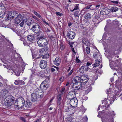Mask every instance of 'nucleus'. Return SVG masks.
Instances as JSON below:
<instances>
[{
	"mask_svg": "<svg viewBox=\"0 0 122 122\" xmlns=\"http://www.w3.org/2000/svg\"><path fill=\"white\" fill-rule=\"evenodd\" d=\"M41 91L39 89L37 88L35 90V92L31 94V100L32 101H36L38 98L43 97V93L40 92Z\"/></svg>",
	"mask_w": 122,
	"mask_h": 122,
	"instance_id": "1",
	"label": "nucleus"
},
{
	"mask_svg": "<svg viewBox=\"0 0 122 122\" xmlns=\"http://www.w3.org/2000/svg\"><path fill=\"white\" fill-rule=\"evenodd\" d=\"M37 39L38 40L37 44L40 47H43L47 45L48 41L44 35L37 37Z\"/></svg>",
	"mask_w": 122,
	"mask_h": 122,
	"instance_id": "2",
	"label": "nucleus"
},
{
	"mask_svg": "<svg viewBox=\"0 0 122 122\" xmlns=\"http://www.w3.org/2000/svg\"><path fill=\"white\" fill-rule=\"evenodd\" d=\"M25 102L24 99L23 97H19L15 101L14 103L15 107L16 108L18 109L22 108L24 106Z\"/></svg>",
	"mask_w": 122,
	"mask_h": 122,
	"instance_id": "3",
	"label": "nucleus"
},
{
	"mask_svg": "<svg viewBox=\"0 0 122 122\" xmlns=\"http://www.w3.org/2000/svg\"><path fill=\"white\" fill-rule=\"evenodd\" d=\"M14 101V98L11 95H9L4 99V102L7 107H10L13 104L12 102Z\"/></svg>",
	"mask_w": 122,
	"mask_h": 122,
	"instance_id": "4",
	"label": "nucleus"
},
{
	"mask_svg": "<svg viewBox=\"0 0 122 122\" xmlns=\"http://www.w3.org/2000/svg\"><path fill=\"white\" fill-rule=\"evenodd\" d=\"M88 76L86 75H82L80 77L76 76L74 78L73 82L75 80L77 82H80L83 83H86L88 80Z\"/></svg>",
	"mask_w": 122,
	"mask_h": 122,
	"instance_id": "5",
	"label": "nucleus"
},
{
	"mask_svg": "<svg viewBox=\"0 0 122 122\" xmlns=\"http://www.w3.org/2000/svg\"><path fill=\"white\" fill-rule=\"evenodd\" d=\"M41 28L40 25L38 23H35L30 29L36 34H38L39 33Z\"/></svg>",
	"mask_w": 122,
	"mask_h": 122,
	"instance_id": "6",
	"label": "nucleus"
},
{
	"mask_svg": "<svg viewBox=\"0 0 122 122\" xmlns=\"http://www.w3.org/2000/svg\"><path fill=\"white\" fill-rule=\"evenodd\" d=\"M78 100L76 98H74L71 99L70 104L72 107H75L77 105Z\"/></svg>",
	"mask_w": 122,
	"mask_h": 122,
	"instance_id": "7",
	"label": "nucleus"
},
{
	"mask_svg": "<svg viewBox=\"0 0 122 122\" xmlns=\"http://www.w3.org/2000/svg\"><path fill=\"white\" fill-rule=\"evenodd\" d=\"M76 92L74 91H72L69 92L67 95L66 98L69 100L75 98L76 95Z\"/></svg>",
	"mask_w": 122,
	"mask_h": 122,
	"instance_id": "8",
	"label": "nucleus"
},
{
	"mask_svg": "<svg viewBox=\"0 0 122 122\" xmlns=\"http://www.w3.org/2000/svg\"><path fill=\"white\" fill-rule=\"evenodd\" d=\"M73 81H74V79L72 81V83L74 84L73 86V87H74L75 86L76 90H78L80 89L82 86V85L81 84V83L80 82H77L75 80L73 82Z\"/></svg>",
	"mask_w": 122,
	"mask_h": 122,
	"instance_id": "9",
	"label": "nucleus"
},
{
	"mask_svg": "<svg viewBox=\"0 0 122 122\" xmlns=\"http://www.w3.org/2000/svg\"><path fill=\"white\" fill-rule=\"evenodd\" d=\"M6 8L4 6H2L0 8V17L2 18L5 15Z\"/></svg>",
	"mask_w": 122,
	"mask_h": 122,
	"instance_id": "10",
	"label": "nucleus"
},
{
	"mask_svg": "<svg viewBox=\"0 0 122 122\" xmlns=\"http://www.w3.org/2000/svg\"><path fill=\"white\" fill-rule=\"evenodd\" d=\"M100 18L98 16H96L93 20V22L95 26H97L100 23Z\"/></svg>",
	"mask_w": 122,
	"mask_h": 122,
	"instance_id": "11",
	"label": "nucleus"
},
{
	"mask_svg": "<svg viewBox=\"0 0 122 122\" xmlns=\"http://www.w3.org/2000/svg\"><path fill=\"white\" fill-rule=\"evenodd\" d=\"M47 65V61H46L41 60L40 63V66L41 69H45Z\"/></svg>",
	"mask_w": 122,
	"mask_h": 122,
	"instance_id": "12",
	"label": "nucleus"
},
{
	"mask_svg": "<svg viewBox=\"0 0 122 122\" xmlns=\"http://www.w3.org/2000/svg\"><path fill=\"white\" fill-rule=\"evenodd\" d=\"M67 36L69 39H73L75 37L76 34L74 31H70L67 33Z\"/></svg>",
	"mask_w": 122,
	"mask_h": 122,
	"instance_id": "13",
	"label": "nucleus"
},
{
	"mask_svg": "<svg viewBox=\"0 0 122 122\" xmlns=\"http://www.w3.org/2000/svg\"><path fill=\"white\" fill-rule=\"evenodd\" d=\"M110 10L105 8L102 9L100 12V14L102 15H105L108 14L110 13Z\"/></svg>",
	"mask_w": 122,
	"mask_h": 122,
	"instance_id": "14",
	"label": "nucleus"
},
{
	"mask_svg": "<svg viewBox=\"0 0 122 122\" xmlns=\"http://www.w3.org/2000/svg\"><path fill=\"white\" fill-rule=\"evenodd\" d=\"M114 112L112 111V112L113 113V112ZM115 114H113L112 113L111 114V119H107L106 118H103L102 119V122H113V117H112V116L113 115H115Z\"/></svg>",
	"mask_w": 122,
	"mask_h": 122,
	"instance_id": "15",
	"label": "nucleus"
},
{
	"mask_svg": "<svg viewBox=\"0 0 122 122\" xmlns=\"http://www.w3.org/2000/svg\"><path fill=\"white\" fill-rule=\"evenodd\" d=\"M8 93V90L6 89H3L1 91L0 96L2 98L4 97L7 95Z\"/></svg>",
	"mask_w": 122,
	"mask_h": 122,
	"instance_id": "16",
	"label": "nucleus"
},
{
	"mask_svg": "<svg viewBox=\"0 0 122 122\" xmlns=\"http://www.w3.org/2000/svg\"><path fill=\"white\" fill-rule=\"evenodd\" d=\"M87 70L88 69L87 66H82L79 68V71L81 73H83L84 71H87Z\"/></svg>",
	"mask_w": 122,
	"mask_h": 122,
	"instance_id": "17",
	"label": "nucleus"
},
{
	"mask_svg": "<svg viewBox=\"0 0 122 122\" xmlns=\"http://www.w3.org/2000/svg\"><path fill=\"white\" fill-rule=\"evenodd\" d=\"M46 49L45 48H43L40 50L39 52V55L43 57L44 55L45 54H46Z\"/></svg>",
	"mask_w": 122,
	"mask_h": 122,
	"instance_id": "18",
	"label": "nucleus"
},
{
	"mask_svg": "<svg viewBox=\"0 0 122 122\" xmlns=\"http://www.w3.org/2000/svg\"><path fill=\"white\" fill-rule=\"evenodd\" d=\"M11 13V11H9L8 13L7 14L5 17V20H8L12 19Z\"/></svg>",
	"mask_w": 122,
	"mask_h": 122,
	"instance_id": "19",
	"label": "nucleus"
},
{
	"mask_svg": "<svg viewBox=\"0 0 122 122\" xmlns=\"http://www.w3.org/2000/svg\"><path fill=\"white\" fill-rule=\"evenodd\" d=\"M61 94H59L57 96V104L58 105H60L61 103Z\"/></svg>",
	"mask_w": 122,
	"mask_h": 122,
	"instance_id": "20",
	"label": "nucleus"
},
{
	"mask_svg": "<svg viewBox=\"0 0 122 122\" xmlns=\"http://www.w3.org/2000/svg\"><path fill=\"white\" fill-rule=\"evenodd\" d=\"M35 36L34 35H30L27 36L28 40L30 42L34 41L35 38Z\"/></svg>",
	"mask_w": 122,
	"mask_h": 122,
	"instance_id": "21",
	"label": "nucleus"
},
{
	"mask_svg": "<svg viewBox=\"0 0 122 122\" xmlns=\"http://www.w3.org/2000/svg\"><path fill=\"white\" fill-rule=\"evenodd\" d=\"M82 43L86 46H89L90 44L89 41L86 38L83 39L82 41Z\"/></svg>",
	"mask_w": 122,
	"mask_h": 122,
	"instance_id": "22",
	"label": "nucleus"
},
{
	"mask_svg": "<svg viewBox=\"0 0 122 122\" xmlns=\"http://www.w3.org/2000/svg\"><path fill=\"white\" fill-rule=\"evenodd\" d=\"M61 60L60 58L58 57H56L54 61V63L56 66H58L61 63Z\"/></svg>",
	"mask_w": 122,
	"mask_h": 122,
	"instance_id": "23",
	"label": "nucleus"
},
{
	"mask_svg": "<svg viewBox=\"0 0 122 122\" xmlns=\"http://www.w3.org/2000/svg\"><path fill=\"white\" fill-rule=\"evenodd\" d=\"M25 23L28 25L30 26L31 25L33 24V22L32 20L30 19H27L25 21Z\"/></svg>",
	"mask_w": 122,
	"mask_h": 122,
	"instance_id": "24",
	"label": "nucleus"
},
{
	"mask_svg": "<svg viewBox=\"0 0 122 122\" xmlns=\"http://www.w3.org/2000/svg\"><path fill=\"white\" fill-rule=\"evenodd\" d=\"M11 11V14L12 19L15 17H16L18 15V13L16 11Z\"/></svg>",
	"mask_w": 122,
	"mask_h": 122,
	"instance_id": "25",
	"label": "nucleus"
},
{
	"mask_svg": "<svg viewBox=\"0 0 122 122\" xmlns=\"http://www.w3.org/2000/svg\"><path fill=\"white\" fill-rule=\"evenodd\" d=\"M48 85L41 84L40 87L41 89L42 90H46L48 88Z\"/></svg>",
	"mask_w": 122,
	"mask_h": 122,
	"instance_id": "26",
	"label": "nucleus"
},
{
	"mask_svg": "<svg viewBox=\"0 0 122 122\" xmlns=\"http://www.w3.org/2000/svg\"><path fill=\"white\" fill-rule=\"evenodd\" d=\"M100 62L98 60H96V62L95 63L93 64V65H92L93 67L94 68L100 65Z\"/></svg>",
	"mask_w": 122,
	"mask_h": 122,
	"instance_id": "27",
	"label": "nucleus"
},
{
	"mask_svg": "<svg viewBox=\"0 0 122 122\" xmlns=\"http://www.w3.org/2000/svg\"><path fill=\"white\" fill-rule=\"evenodd\" d=\"M118 10V8L114 6L112 7L111 9L110 10L112 12H116Z\"/></svg>",
	"mask_w": 122,
	"mask_h": 122,
	"instance_id": "28",
	"label": "nucleus"
},
{
	"mask_svg": "<svg viewBox=\"0 0 122 122\" xmlns=\"http://www.w3.org/2000/svg\"><path fill=\"white\" fill-rule=\"evenodd\" d=\"M87 90L86 91L85 93L86 94H87L88 92L91 91L92 89V87L90 86L87 87Z\"/></svg>",
	"mask_w": 122,
	"mask_h": 122,
	"instance_id": "29",
	"label": "nucleus"
},
{
	"mask_svg": "<svg viewBox=\"0 0 122 122\" xmlns=\"http://www.w3.org/2000/svg\"><path fill=\"white\" fill-rule=\"evenodd\" d=\"M3 66L4 67L8 69H9L10 70H11L13 71L12 67L11 66V65L10 66L8 65L7 66H6L4 65H3Z\"/></svg>",
	"mask_w": 122,
	"mask_h": 122,
	"instance_id": "30",
	"label": "nucleus"
},
{
	"mask_svg": "<svg viewBox=\"0 0 122 122\" xmlns=\"http://www.w3.org/2000/svg\"><path fill=\"white\" fill-rule=\"evenodd\" d=\"M18 17H16L14 20V23L15 24H18L19 23L21 20H20V19H18Z\"/></svg>",
	"mask_w": 122,
	"mask_h": 122,
	"instance_id": "31",
	"label": "nucleus"
},
{
	"mask_svg": "<svg viewBox=\"0 0 122 122\" xmlns=\"http://www.w3.org/2000/svg\"><path fill=\"white\" fill-rule=\"evenodd\" d=\"M91 15L89 13H86L85 16V18L86 19H88L91 18Z\"/></svg>",
	"mask_w": 122,
	"mask_h": 122,
	"instance_id": "32",
	"label": "nucleus"
},
{
	"mask_svg": "<svg viewBox=\"0 0 122 122\" xmlns=\"http://www.w3.org/2000/svg\"><path fill=\"white\" fill-rule=\"evenodd\" d=\"M13 72H14L15 74V75L17 76H20V72L18 70H16L14 71H13Z\"/></svg>",
	"mask_w": 122,
	"mask_h": 122,
	"instance_id": "33",
	"label": "nucleus"
},
{
	"mask_svg": "<svg viewBox=\"0 0 122 122\" xmlns=\"http://www.w3.org/2000/svg\"><path fill=\"white\" fill-rule=\"evenodd\" d=\"M15 31L16 32V34L18 35H20L21 32V31L20 30H19L17 29H15Z\"/></svg>",
	"mask_w": 122,
	"mask_h": 122,
	"instance_id": "34",
	"label": "nucleus"
},
{
	"mask_svg": "<svg viewBox=\"0 0 122 122\" xmlns=\"http://www.w3.org/2000/svg\"><path fill=\"white\" fill-rule=\"evenodd\" d=\"M41 84L45 85H48V82L47 80H45L43 81L41 83Z\"/></svg>",
	"mask_w": 122,
	"mask_h": 122,
	"instance_id": "35",
	"label": "nucleus"
},
{
	"mask_svg": "<svg viewBox=\"0 0 122 122\" xmlns=\"http://www.w3.org/2000/svg\"><path fill=\"white\" fill-rule=\"evenodd\" d=\"M16 17H18V19H20V20H22L23 18V16H22L20 14H18L17 16Z\"/></svg>",
	"mask_w": 122,
	"mask_h": 122,
	"instance_id": "36",
	"label": "nucleus"
},
{
	"mask_svg": "<svg viewBox=\"0 0 122 122\" xmlns=\"http://www.w3.org/2000/svg\"><path fill=\"white\" fill-rule=\"evenodd\" d=\"M86 53L88 54H89L90 52V47L88 46H87L86 48Z\"/></svg>",
	"mask_w": 122,
	"mask_h": 122,
	"instance_id": "37",
	"label": "nucleus"
},
{
	"mask_svg": "<svg viewBox=\"0 0 122 122\" xmlns=\"http://www.w3.org/2000/svg\"><path fill=\"white\" fill-rule=\"evenodd\" d=\"M49 55L47 54V51L46 52V54H45L44 55L43 57H42L43 58H48L49 57Z\"/></svg>",
	"mask_w": 122,
	"mask_h": 122,
	"instance_id": "38",
	"label": "nucleus"
},
{
	"mask_svg": "<svg viewBox=\"0 0 122 122\" xmlns=\"http://www.w3.org/2000/svg\"><path fill=\"white\" fill-rule=\"evenodd\" d=\"M25 20L24 19L23 20L20 24L19 25L21 27H22L23 26L25 23Z\"/></svg>",
	"mask_w": 122,
	"mask_h": 122,
	"instance_id": "39",
	"label": "nucleus"
},
{
	"mask_svg": "<svg viewBox=\"0 0 122 122\" xmlns=\"http://www.w3.org/2000/svg\"><path fill=\"white\" fill-rule=\"evenodd\" d=\"M34 13L35 15L37 16L38 17L40 18H41V15L38 13H37V12H36V11H34Z\"/></svg>",
	"mask_w": 122,
	"mask_h": 122,
	"instance_id": "40",
	"label": "nucleus"
},
{
	"mask_svg": "<svg viewBox=\"0 0 122 122\" xmlns=\"http://www.w3.org/2000/svg\"><path fill=\"white\" fill-rule=\"evenodd\" d=\"M19 84L20 85H22L25 84L24 82L22 80H19Z\"/></svg>",
	"mask_w": 122,
	"mask_h": 122,
	"instance_id": "41",
	"label": "nucleus"
},
{
	"mask_svg": "<svg viewBox=\"0 0 122 122\" xmlns=\"http://www.w3.org/2000/svg\"><path fill=\"white\" fill-rule=\"evenodd\" d=\"M86 65H85V66H87V69L88 68H90V67H89V66H92V65H93V64H91L90 63L87 62L86 63Z\"/></svg>",
	"mask_w": 122,
	"mask_h": 122,
	"instance_id": "42",
	"label": "nucleus"
},
{
	"mask_svg": "<svg viewBox=\"0 0 122 122\" xmlns=\"http://www.w3.org/2000/svg\"><path fill=\"white\" fill-rule=\"evenodd\" d=\"M60 48L61 50H63L64 48V46L63 44L62 43H61L60 44Z\"/></svg>",
	"mask_w": 122,
	"mask_h": 122,
	"instance_id": "43",
	"label": "nucleus"
},
{
	"mask_svg": "<svg viewBox=\"0 0 122 122\" xmlns=\"http://www.w3.org/2000/svg\"><path fill=\"white\" fill-rule=\"evenodd\" d=\"M36 55L35 54H34L33 53H32V56L33 57V59H38L39 58H40V57H36Z\"/></svg>",
	"mask_w": 122,
	"mask_h": 122,
	"instance_id": "44",
	"label": "nucleus"
},
{
	"mask_svg": "<svg viewBox=\"0 0 122 122\" xmlns=\"http://www.w3.org/2000/svg\"><path fill=\"white\" fill-rule=\"evenodd\" d=\"M78 11H76L75 12L74 14L75 17H79V16L78 15Z\"/></svg>",
	"mask_w": 122,
	"mask_h": 122,
	"instance_id": "45",
	"label": "nucleus"
},
{
	"mask_svg": "<svg viewBox=\"0 0 122 122\" xmlns=\"http://www.w3.org/2000/svg\"><path fill=\"white\" fill-rule=\"evenodd\" d=\"M26 102L27 105V106H25L26 107H27V106L29 107L31 105V104L30 102L29 101H27Z\"/></svg>",
	"mask_w": 122,
	"mask_h": 122,
	"instance_id": "46",
	"label": "nucleus"
},
{
	"mask_svg": "<svg viewBox=\"0 0 122 122\" xmlns=\"http://www.w3.org/2000/svg\"><path fill=\"white\" fill-rule=\"evenodd\" d=\"M65 90V88H62V89L61 90V91H60L61 94H61V96L63 94V92H64V91Z\"/></svg>",
	"mask_w": 122,
	"mask_h": 122,
	"instance_id": "47",
	"label": "nucleus"
},
{
	"mask_svg": "<svg viewBox=\"0 0 122 122\" xmlns=\"http://www.w3.org/2000/svg\"><path fill=\"white\" fill-rule=\"evenodd\" d=\"M88 118L86 116H85L83 118V120L85 122H86L87 121Z\"/></svg>",
	"mask_w": 122,
	"mask_h": 122,
	"instance_id": "48",
	"label": "nucleus"
},
{
	"mask_svg": "<svg viewBox=\"0 0 122 122\" xmlns=\"http://www.w3.org/2000/svg\"><path fill=\"white\" fill-rule=\"evenodd\" d=\"M76 62L78 63L81 62V61H80V60L79 59L78 57H76Z\"/></svg>",
	"mask_w": 122,
	"mask_h": 122,
	"instance_id": "49",
	"label": "nucleus"
},
{
	"mask_svg": "<svg viewBox=\"0 0 122 122\" xmlns=\"http://www.w3.org/2000/svg\"><path fill=\"white\" fill-rule=\"evenodd\" d=\"M79 4H77L75 6L74 8V10H77L79 9Z\"/></svg>",
	"mask_w": 122,
	"mask_h": 122,
	"instance_id": "50",
	"label": "nucleus"
},
{
	"mask_svg": "<svg viewBox=\"0 0 122 122\" xmlns=\"http://www.w3.org/2000/svg\"><path fill=\"white\" fill-rule=\"evenodd\" d=\"M56 13L57 15L60 16H61L62 14L60 12H56Z\"/></svg>",
	"mask_w": 122,
	"mask_h": 122,
	"instance_id": "51",
	"label": "nucleus"
},
{
	"mask_svg": "<svg viewBox=\"0 0 122 122\" xmlns=\"http://www.w3.org/2000/svg\"><path fill=\"white\" fill-rule=\"evenodd\" d=\"M111 2L112 3H113L115 4H117L118 3V2L116 0L114 1H111Z\"/></svg>",
	"mask_w": 122,
	"mask_h": 122,
	"instance_id": "52",
	"label": "nucleus"
},
{
	"mask_svg": "<svg viewBox=\"0 0 122 122\" xmlns=\"http://www.w3.org/2000/svg\"><path fill=\"white\" fill-rule=\"evenodd\" d=\"M19 80L17 81L15 80L14 83L16 85H18L19 84Z\"/></svg>",
	"mask_w": 122,
	"mask_h": 122,
	"instance_id": "53",
	"label": "nucleus"
},
{
	"mask_svg": "<svg viewBox=\"0 0 122 122\" xmlns=\"http://www.w3.org/2000/svg\"><path fill=\"white\" fill-rule=\"evenodd\" d=\"M71 108L69 107H67L66 109V111L67 112H68L69 111H70L71 110Z\"/></svg>",
	"mask_w": 122,
	"mask_h": 122,
	"instance_id": "54",
	"label": "nucleus"
},
{
	"mask_svg": "<svg viewBox=\"0 0 122 122\" xmlns=\"http://www.w3.org/2000/svg\"><path fill=\"white\" fill-rule=\"evenodd\" d=\"M91 5H90L87 6H86V10H87L89 9H90V7L91 6Z\"/></svg>",
	"mask_w": 122,
	"mask_h": 122,
	"instance_id": "55",
	"label": "nucleus"
},
{
	"mask_svg": "<svg viewBox=\"0 0 122 122\" xmlns=\"http://www.w3.org/2000/svg\"><path fill=\"white\" fill-rule=\"evenodd\" d=\"M110 103V101L109 100H108L107 101V102L106 104L107 105V106H109L110 105V104L109 103Z\"/></svg>",
	"mask_w": 122,
	"mask_h": 122,
	"instance_id": "56",
	"label": "nucleus"
},
{
	"mask_svg": "<svg viewBox=\"0 0 122 122\" xmlns=\"http://www.w3.org/2000/svg\"><path fill=\"white\" fill-rule=\"evenodd\" d=\"M70 45L71 47H72V45L73 44L74 42H69Z\"/></svg>",
	"mask_w": 122,
	"mask_h": 122,
	"instance_id": "57",
	"label": "nucleus"
},
{
	"mask_svg": "<svg viewBox=\"0 0 122 122\" xmlns=\"http://www.w3.org/2000/svg\"><path fill=\"white\" fill-rule=\"evenodd\" d=\"M20 119L21 120L23 121L24 122H26V120H25V119L23 117H21L20 118Z\"/></svg>",
	"mask_w": 122,
	"mask_h": 122,
	"instance_id": "58",
	"label": "nucleus"
},
{
	"mask_svg": "<svg viewBox=\"0 0 122 122\" xmlns=\"http://www.w3.org/2000/svg\"><path fill=\"white\" fill-rule=\"evenodd\" d=\"M43 22L46 25H49V24L47 23L46 22L45 20H43Z\"/></svg>",
	"mask_w": 122,
	"mask_h": 122,
	"instance_id": "59",
	"label": "nucleus"
},
{
	"mask_svg": "<svg viewBox=\"0 0 122 122\" xmlns=\"http://www.w3.org/2000/svg\"><path fill=\"white\" fill-rule=\"evenodd\" d=\"M63 78L62 77H61L60 79H59V80L61 81L62 82L63 81Z\"/></svg>",
	"mask_w": 122,
	"mask_h": 122,
	"instance_id": "60",
	"label": "nucleus"
},
{
	"mask_svg": "<svg viewBox=\"0 0 122 122\" xmlns=\"http://www.w3.org/2000/svg\"><path fill=\"white\" fill-rule=\"evenodd\" d=\"M26 26H25V27H24L23 28V29L24 30H28V29H29V28H26Z\"/></svg>",
	"mask_w": 122,
	"mask_h": 122,
	"instance_id": "61",
	"label": "nucleus"
},
{
	"mask_svg": "<svg viewBox=\"0 0 122 122\" xmlns=\"http://www.w3.org/2000/svg\"><path fill=\"white\" fill-rule=\"evenodd\" d=\"M72 72H73V70H71V71H70L69 73V75H71L72 73Z\"/></svg>",
	"mask_w": 122,
	"mask_h": 122,
	"instance_id": "62",
	"label": "nucleus"
},
{
	"mask_svg": "<svg viewBox=\"0 0 122 122\" xmlns=\"http://www.w3.org/2000/svg\"><path fill=\"white\" fill-rule=\"evenodd\" d=\"M97 56V54L96 53H94L93 55V57L94 58H95Z\"/></svg>",
	"mask_w": 122,
	"mask_h": 122,
	"instance_id": "63",
	"label": "nucleus"
},
{
	"mask_svg": "<svg viewBox=\"0 0 122 122\" xmlns=\"http://www.w3.org/2000/svg\"><path fill=\"white\" fill-rule=\"evenodd\" d=\"M23 44L24 45V46H26L27 45V43H26L25 42H24L23 41Z\"/></svg>",
	"mask_w": 122,
	"mask_h": 122,
	"instance_id": "64",
	"label": "nucleus"
}]
</instances>
